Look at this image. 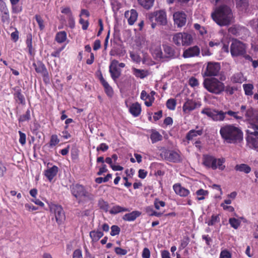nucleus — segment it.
Segmentation results:
<instances>
[{"label":"nucleus","instance_id":"f257e3e1","mask_svg":"<svg viewBox=\"0 0 258 258\" xmlns=\"http://www.w3.org/2000/svg\"><path fill=\"white\" fill-rule=\"evenodd\" d=\"M213 20L220 26H227L233 23L234 17L231 8L226 5L217 7L211 14Z\"/></svg>","mask_w":258,"mask_h":258},{"label":"nucleus","instance_id":"f03ea898","mask_svg":"<svg viewBox=\"0 0 258 258\" xmlns=\"http://www.w3.org/2000/svg\"><path fill=\"white\" fill-rule=\"evenodd\" d=\"M220 134L222 138L227 143L237 144L243 141L241 130L233 124H226L222 126Z\"/></svg>","mask_w":258,"mask_h":258},{"label":"nucleus","instance_id":"7ed1b4c3","mask_svg":"<svg viewBox=\"0 0 258 258\" xmlns=\"http://www.w3.org/2000/svg\"><path fill=\"white\" fill-rule=\"evenodd\" d=\"M203 84L209 92L216 94H220L225 88L224 83L215 78L205 79Z\"/></svg>","mask_w":258,"mask_h":258},{"label":"nucleus","instance_id":"20e7f679","mask_svg":"<svg viewBox=\"0 0 258 258\" xmlns=\"http://www.w3.org/2000/svg\"><path fill=\"white\" fill-rule=\"evenodd\" d=\"M71 191L73 195L79 200L83 198L85 201H92L94 199L93 194L87 191L83 185L79 184L73 185Z\"/></svg>","mask_w":258,"mask_h":258},{"label":"nucleus","instance_id":"39448f33","mask_svg":"<svg viewBox=\"0 0 258 258\" xmlns=\"http://www.w3.org/2000/svg\"><path fill=\"white\" fill-rule=\"evenodd\" d=\"M148 18L151 23V27L153 29L156 27V22L161 25H165L167 24L166 12L163 10L157 11L150 13Z\"/></svg>","mask_w":258,"mask_h":258},{"label":"nucleus","instance_id":"423d86ee","mask_svg":"<svg viewBox=\"0 0 258 258\" xmlns=\"http://www.w3.org/2000/svg\"><path fill=\"white\" fill-rule=\"evenodd\" d=\"M192 41V36L185 32L175 33L172 38L173 42L177 46H188L191 44Z\"/></svg>","mask_w":258,"mask_h":258},{"label":"nucleus","instance_id":"0eeeda50","mask_svg":"<svg viewBox=\"0 0 258 258\" xmlns=\"http://www.w3.org/2000/svg\"><path fill=\"white\" fill-rule=\"evenodd\" d=\"M201 113L207 115L215 121H223L225 118V112L222 110L207 108L203 109Z\"/></svg>","mask_w":258,"mask_h":258},{"label":"nucleus","instance_id":"6e6552de","mask_svg":"<svg viewBox=\"0 0 258 258\" xmlns=\"http://www.w3.org/2000/svg\"><path fill=\"white\" fill-rule=\"evenodd\" d=\"M230 52L233 56L243 55L245 53V46L239 41L234 40L230 46Z\"/></svg>","mask_w":258,"mask_h":258},{"label":"nucleus","instance_id":"1a4fd4ad","mask_svg":"<svg viewBox=\"0 0 258 258\" xmlns=\"http://www.w3.org/2000/svg\"><path fill=\"white\" fill-rule=\"evenodd\" d=\"M51 212L55 215V218L58 224H61L65 220L66 216L62 207L60 205L53 204L50 207Z\"/></svg>","mask_w":258,"mask_h":258},{"label":"nucleus","instance_id":"9d476101","mask_svg":"<svg viewBox=\"0 0 258 258\" xmlns=\"http://www.w3.org/2000/svg\"><path fill=\"white\" fill-rule=\"evenodd\" d=\"M221 66L218 62H209L208 63L205 76L208 77L217 76L218 75Z\"/></svg>","mask_w":258,"mask_h":258},{"label":"nucleus","instance_id":"9b49d317","mask_svg":"<svg viewBox=\"0 0 258 258\" xmlns=\"http://www.w3.org/2000/svg\"><path fill=\"white\" fill-rule=\"evenodd\" d=\"M246 133V141L250 147L258 151V132L252 133L250 130H247Z\"/></svg>","mask_w":258,"mask_h":258},{"label":"nucleus","instance_id":"f8f14e48","mask_svg":"<svg viewBox=\"0 0 258 258\" xmlns=\"http://www.w3.org/2000/svg\"><path fill=\"white\" fill-rule=\"evenodd\" d=\"M161 155L164 159L174 163L179 162L182 160L180 155L174 151H165L162 153Z\"/></svg>","mask_w":258,"mask_h":258},{"label":"nucleus","instance_id":"ddd939ff","mask_svg":"<svg viewBox=\"0 0 258 258\" xmlns=\"http://www.w3.org/2000/svg\"><path fill=\"white\" fill-rule=\"evenodd\" d=\"M163 58H167L168 59H172L177 58L179 55L178 51H176L175 48L173 46L167 45H163Z\"/></svg>","mask_w":258,"mask_h":258},{"label":"nucleus","instance_id":"4468645a","mask_svg":"<svg viewBox=\"0 0 258 258\" xmlns=\"http://www.w3.org/2000/svg\"><path fill=\"white\" fill-rule=\"evenodd\" d=\"M175 24L179 28L185 25L186 22V15L183 12H176L173 14Z\"/></svg>","mask_w":258,"mask_h":258},{"label":"nucleus","instance_id":"2eb2a0df","mask_svg":"<svg viewBox=\"0 0 258 258\" xmlns=\"http://www.w3.org/2000/svg\"><path fill=\"white\" fill-rule=\"evenodd\" d=\"M118 62L116 60H113L109 66V73L111 78L114 81H116L120 76V70L117 67Z\"/></svg>","mask_w":258,"mask_h":258},{"label":"nucleus","instance_id":"dca6fc26","mask_svg":"<svg viewBox=\"0 0 258 258\" xmlns=\"http://www.w3.org/2000/svg\"><path fill=\"white\" fill-rule=\"evenodd\" d=\"M245 116L247 120L252 121V123H257L258 122V110L249 107L245 113Z\"/></svg>","mask_w":258,"mask_h":258},{"label":"nucleus","instance_id":"f3484780","mask_svg":"<svg viewBox=\"0 0 258 258\" xmlns=\"http://www.w3.org/2000/svg\"><path fill=\"white\" fill-rule=\"evenodd\" d=\"M200 49L197 46L190 47L185 50L183 53V57L184 58H189L197 56L200 54Z\"/></svg>","mask_w":258,"mask_h":258},{"label":"nucleus","instance_id":"a211bd4d","mask_svg":"<svg viewBox=\"0 0 258 258\" xmlns=\"http://www.w3.org/2000/svg\"><path fill=\"white\" fill-rule=\"evenodd\" d=\"M173 188L175 192L180 197H186L189 194V191L181 186L180 184H175Z\"/></svg>","mask_w":258,"mask_h":258},{"label":"nucleus","instance_id":"6ab92c4d","mask_svg":"<svg viewBox=\"0 0 258 258\" xmlns=\"http://www.w3.org/2000/svg\"><path fill=\"white\" fill-rule=\"evenodd\" d=\"M197 103L192 100L187 99L183 106V111L188 113L197 107Z\"/></svg>","mask_w":258,"mask_h":258},{"label":"nucleus","instance_id":"aec40b11","mask_svg":"<svg viewBox=\"0 0 258 258\" xmlns=\"http://www.w3.org/2000/svg\"><path fill=\"white\" fill-rule=\"evenodd\" d=\"M33 66L34 67L35 71L37 73L41 74L43 76H45L47 74L46 68L41 61H38L36 62H34Z\"/></svg>","mask_w":258,"mask_h":258},{"label":"nucleus","instance_id":"412c9836","mask_svg":"<svg viewBox=\"0 0 258 258\" xmlns=\"http://www.w3.org/2000/svg\"><path fill=\"white\" fill-rule=\"evenodd\" d=\"M125 16L128 18V24L132 25L137 20L138 13L135 10H131L130 12H125Z\"/></svg>","mask_w":258,"mask_h":258},{"label":"nucleus","instance_id":"4be33fe9","mask_svg":"<svg viewBox=\"0 0 258 258\" xmlns=\"http://www.w3.org/2000/svg\"><path fill=\"white\" fill-rule=\"evenodd\" d=\"M58 172V168L56 166H53L51 168L48 169L45 171V175L50 181L56 175Z\"/></svg>","mask_w":258,"mask_h":258},{"label":"nucleus","instance_id":"5701e85b","mask_svg":"<svg viewBox=\"0 0 258 258\" xmlns=\"http://www.w3.org/2000/svg\"><path fill=\"white\" fill-rule=\"evenodd\" d=\"M151 51L154 57L158 59L163 58V53L162 52L161 46L157 45L155 47H152Z\"/></svg>","mask_w":258,"mask_h":258},{"label":"nucleus","instance_id":"b1692460","mask_svg":"<svg viewBox=\"0 0 258 258\" xmlns=\"http://www.w3.org/2000/svg\"><path fill=\"white\" fill-rule=\"evenodd\" d=\"M141 215V212L134 211L131 213L125 214L122 219L124 221H134L137 217H139Z\"/></svg>","mask_w":258,"mask_h":258},{"label":"nucleus","instance_id":"393cba45","mask_svg":"<svg viewBox=\"0 0 258 258\" xmlns=\"http://www.w3.org/2000/svg\"><path fill=\"white\" fill-rule=\"evenodd\" d=\"M213 164H212L211 168L213 170H215L217 168H219V169L223 170L225 168V166L223 165V163L224 162V160L223 158H219L216 159L214 157Z\"/></svg>","mask_w":258,"mask_h":258},{"label":"nucleus","instance_id":"a878e982","mask_svg":"<svg viewBox=\"0 0 258 258\" xmlns=\"http://www.w3.org/2000/svg\"><path fill=\"white\" fill-rule=\"evenodd\" d=\"M131 113L134 116H138L141 113V105L138 103L133 104L130 108Z\"/></svg>","mask_w":258,"mask_h":258},{"label":"nucleus","instance_id":"bb28decb","mask_svg":"<svg viewBox=\"0 0 258 258\" xmlns=\"http://www.w3.org/2000/svg\"><path fill=\"white\" fill-rule=\"evenodd\" d=\"M155 0H138V4L146 10H150L153 6Z\"/></svg>","mask_w":258,"mask_h":258},{"label":"nucleus","instance_id":"cd10ccee","mask_svg":"<svg viewBox=\"0 0 258 258\" xmlns=\"http://www.w3.org/2000/svg\"><path fill=\"white\" fill-rule=\"evenodd\" d=\"M234 169L236 171L243 172L246 174L251 171V167L246 164H237L235 166Z\"/></svg>","mask_w":258,"mask_h":258},{"label":"nucleus","instance_id":"c85d7f7f","mask_svg":"<svg viewBox=\"0 0 258 258\" xmlns=\"http://www.w3.org/2000/svg\"><path fill=\"white\" fill-rule=\"evenodd\" d=\"M203 131L202 129L199 130H190L186 135V138L188 140L193 139L198 136H201L203 134Z\"/></svg>","mask_w":258,"mask_h":258},{"label":"nucleus","instance_id":"c756f323","mask_svg":"<svg viewBox=\"0 0 258 258\" xmlns=\"http://www.w3.org/2000/svg\"><path fill=\"white\" fill-rule=\"evenodd\" d=\"M89 235L92 241L96 242L103 236V233L100 231L93 230L90 232Z\"/></svg>","mask_w":258,"mask_h":258},{"label":"nucleus","instance_id":"7c9ffc66","mask_svg":"<svg viewBox=\"0 0 258 258\" xmlns=\"http://www.w3.org/2000/svg\"><path fill=\"white\" fill-rule=\"evenodd\" d=\"M133 74L138 78L143 79L147 77L148 75V72L144 70H140L136 68H133Z\"/></svg>","mask_w":258,"mask_h":258},{"label":"nucleus","instance_id":"2f4dec72","mask_svg":"<svg viewBox=\"0 0 258 258\" xmlns=\"http://www.w3.org/2000/svg\"><path fill=\"white\" fill-rule=\"evenodd\" d=\"M214 157L210 155H204L203 156V164L208 168H211L212 164H213Z\"/></svg>","mask_w":258,"mask_h":258},{"label":"nucleus","instance_id":"473e14b6","mask_svg":"<svg viewBox=\"0 0 258 258\" xmlns=\"http://www.w3.org/2000/svg\"><path fill=\"white\" fill-rule=\"evenodd\" d=\"M231 80L234 83H242L245 80V79L243 74L239 72L235 74L232 77Z\"/></svg>","mask_w":258,"mask_h":258},{"label":"nucleus","instance_id":"72a5a7b5","mask_svg":"<svg viewBox=\"0 0 258 258\" xmlns=\"http://www.w3.org/2000/svg\"><path fill=\"white\" fill-rule=\"evenodd\" d=\"M150 138L152 143H155L157 142L161 141L162 139V136L159 132L153 130L152 131Z\"/></svg>","mask_w":258,"mask_h":258},{"label":"nucleus","instance_id":"f704fd0d","mask_svg":"<svg viewBox=\"0 0 258 258\" xmlns=\"http://www.w3.org/2000/svg\"><path fill=\"white\" fill-rule=\"evenodd\" d=\"M130 211L127 208H123L119 206H113L110 210L109 212L111 214H116L122 212Z\"/></svg>","mask_w":258,"mask_h":258},{"label":"nucleus","instance_id":"c9c22d12","mask_svg":"<svg viewBox=\"0 0 258 258\" xmlns=\"http://www.w3.org/2000/svg\"><path fill=\"white\" fill-rule=\"evenodd\" d=\"M236 6L241 10H246L248 6V0H235Z\"/></svg>","mask_w":258,"mask_h":258},{"label":"nucleus","instance_id":"e433bc0d","mask_svg":"<svg viewBox=\"0 0 258 258\" xmlns=\"http://www.w3.org/2000/svg\"><path fill=\"white\" fill-rule=\"evenodd\" d=\"M67 39V33L65 31H60L56 34L55 37L56 41L58 43H62Z\"/></svg>","mask_w":258,"mask_h":258},{"label":"nucleus","instance_id":"4c0bfd02","mask_svg":"<svg viewBox=\"0 0 258 258\" xmlns=\"http://www.w3.org/2000/svg\"><path fill=\"white\" fill-rule=\"evenodd\" d=\"M243 89L245 92V94L246 95H252L253 94L252 90L253 89V86L251 84H246L243 85Z\"/></svg>","mask_w":258,"mask_h":258},{"label":"nucleus","instance_id":"58836bf2","mask_svg":"<svg viewBox=\"0 0 258 258\" xmlns=\"http://www.w3.org/2000/svg\"><path fill=\"white\" fill-rule=\"evenodd\" d=\"M198 196L197 199L198 200H203L205 199V196L208 195V191L203 189H200L196 191Z\"/></svg>","mask_w":258,"mask_h":258},{"label":"nucleus","instance_id":"ea45409f","mask_svg":"<svg viewBox=\"0 0 258 258\" xmlns=\"http://www.w3.org/2000/svg\"><path fill=\"white\" fill-rule=\"evenodd\" d=\"M16 92L15 96L17 98V101H19L20 103L23 104L25 102V99L23 95L21 93L20 89H15Z\"/></svg>","mask_w":258,"mask_h":258},{"label":"nucleus","instance_id":"a19ab883","mask_svg":"<svg viewBox=\"0 0 258 258\" xmlns=\"http://www.w3.org/2000/svg\"><path fill=\"white\" fill-rule=\"evenodd\" d=\"M229 222L231 227L235 229H237L240 224V221L234 218H230L229 220Z\"/></svg>","mask_w":258,"mask_h":258},{"label":"nucleus","instance_id":"79ce46f5","mask_svg":"<svg viewBox=\"0 0 258 258\" xmlns=\"http://www.w3.org/2000/svg\"><path fill=\"white\" fill-rule=\"evenodd\" d=\"M98 205L101 209L104 210L105 212L108 211L109 205L107 202L104 201L103 200L100 199L99 200Z\"/></svg>","mask_w":258,"mask_h":258},{"label":"nucleus","instance_id":"37998d69","mask_svg":"<svg viewBox=\"0 0 258 258\" xmlns=\"http://www.w3.org/2000/svg\"><path fill=\"white\" fill-rule=\"evenodd\" d=\"M35 18L39 25V29L41 30H43L45 28V25L44 24V21L42 17L39 15H36L35 16Z\"/></svg>","mask_w":258,"mask_h":258},{"label":"nucleus","instance_id":"c03bdc74","mask_svg":"<svg viewBox=\"0 0 258 258\" xmlns=\"http://www.w3.org/2000/svg\"><path fill=\"white\" fill-rule=\"evenodd\" d=\"M26 44L27 47L29 49V53L30 54H32V35L29 34L27 36Z\"/></svg>","mask_w":258,"mask_h":258},{"label":"nucleus","instance_id":"a18cd8bd","mask_svg":"<svg viewBox=\"0 0 258 258\" xmlns=\"http://www.w3.org/2000/svg\"><path fill=\"white\" fill-rule=\"evenodd\" d=\"M176 101L174 99H169L166 102V106L170 110H174L176 106Z\"/></svg>","mask_w":258,"mask_h":258},{"label":"nucleus","instance_id":"49530a36","mask_svg":"<svg viewBox=\"0 0 258 258\" xmlns=\"http://www.w3.org/2000/svg\"><path fill=\"white\" fill-rule=\"evenodd\" d=\"M194 28L199 31L201 35H203L207 33V31L204 27L201 26L200 24L196 23L194 25Z\"/></svg>","mask_w":258,"mask_h":258},{"label":"nucleus","instance_id":"de8ad7c7","mask_svg":"<svg viewBox=\"0 0 258 258\" xmlns=\"http://www.w3.org/2000/svg\"><path fill=\"white\" fill-rule=\"evenodd\" d=\"M59 142V140L58 139L57 136L56 135H52L50 138V140L49 142V146L51 147L55 146Z\"/></svg>","mask_w":258,"mask_h":258},{"label":"nucleus","instance_id":"09e8293b","mask_svg":"<svg viewBox=\"0 0 258 258\" xmlns=\"http://www.w3.org/2000/svg\"><path fill=\"white\" fill-rule=\"evenodd\" d=\"M112 177V174H108L104 178L98 177L95 179V181L97 183H101L102 182H106L108 181Z\"/></svg>","mask_w":258,"mask_h":258},{"label":"nucleus","instance_id":"8fccbe9b","mask_svg":"<svg viewBox=\"0 0 258 258\" xmlns=\"http://www.w3.org/2000/svg\"><path fill=\"white\" fill-rule=\"evenodd\" d=\"M220 221V218L218 215H212L211 219L207 222L209 226L214 225Z\"/></svg>","mask_w":258,"mask_h":258},{"label":"nucleus","instance_id":"3c124183","mask_svg":"<svg viewBox=\"0 0 258 258\" xmlns=\"http://www.w3.org/2000/svg\"><path fill=\"white\" fill-rule=\"evenodd\" d=\"M30 118V110L28 109L26 113L20 116L19 117V121L23 122L25 121L26 120H29Z\"/></svg>","mask_w":258,"mask_h":258},{"label":"nucleus","instance_id":"603ef678","mask_svg":"<svg viewBox=\"0 0 258 258\" xmlns=\"http://www.w3.org/2000/svg\"><path fill=\"white\" fill-rule=\"evenodd\" d=\"M120 229V228L116 225H113L111 227L110 235L111 236H115L119 234Z\"/></svg>","mask_w":258,"mask_h":258},{"label":"nucleus","instance_id":"864d4df0","mask_svg":"<svg viewBox=\"0 0 258 258\" xmlns=\"http://www.w3.org/2000/svg\"><path fill=\"white\" fill-rule=\"evenodd\" d=\"M147 212L148 213V214L151 216H155L157 217H160L163 214L162 213L157 212L153 211L150 207H148L147 208Z\"/></svg>","mask_w":258,"mask_h":258},{"label":"nucleus","instance_id":"5fc2aeb1","mask_svg":"<svg viewBox=\"0 0 258 258\" xmlns=\"http://www.w3.org/2000/svg\"><path fill=\"white\" fill-rule=\"evenodd\" d=\"M225 112V115L226 114H228L230 116H233L234 118H235L236 119H240L242 118V116H239L237 115L238 113V112H234L232 110H228V111Z\"/></svg>","mask_w":258,"mask_h":258},{"label":"nucleus","instance_id":"6e6d98bb","mask_svg":"<svg viewBox=\"0 0 258 258\" xmlns=\"http://www.w3.org/2000/svg\"><path fill=\"white\" fill-rule=\"evenodd\" d=\"M61 13L68 16V17L73 16L72 11L69 7H62L61 8Z\"/></svg>","mask_w":258,"mask_h":258},{"label":"nucleus","instance_id":"4d7b16f0","mask_svg":"<svg viewBox=\"0 0 258 258\" xmlns=\"http://www.w3.org/2000/svg\"><path fill=\"white\" fill-rule=\"evenodd\" d=\"M165 205V203L163 201H161L156 199L154 201V206L157 210H159L160 207H164Z\"/></svg>","mask_w":258,"mask_h":258},{"label":"nucleus","instance_id":"13d9d810","mask_svg":"<svg viewBox=\"0 0 258 258\" xmlns=\"http://www.w3.org/2000/svg\"><path fill=\"white\" fill-rule=\"evenodd\" d=\"M0 16H2V21L4 23H8L9 22L10 16H9V10L7 12H6L5 13L2 14V15H1Z\"/></svg>","mask_w":258,"mask_h":258},{"label":"nucleus","instance_id":"bf43d9fd","mask_svg":"<svg viewBox=\"0 0 258 258\" xmlns=\"http://www.w3.org/2000/svg\"><path fill=\"white\" fill-rule=\"evenodd\" d=\"M130 56L132 60L136 62H140L141 60L140 56L138 54L135 53L130 52Z\"/></svg>","mask_w":258,"mask_h":258},{"label":"nucleus","instance_id":"052dcab7","mask_svg":"<svg viewBox=\"0 0 258 258\" xmlns=\"http://www.w3.org/2000/svg\"><path fill=\"white\" fill-rule=\"evenodd\" d=\"M68 25L71 29H73L75 26V21L73 16L68 17Z\"/></svg>","mask_w":258,"mask_h":258},{"label":"nucleus","instance_id":"680f3d73","mask_svg":"<svg viewBox=\"0 0 258 258\" xmlns=\"http://www.w3.org/2000/svg\"><path fill=\"white\" fill-rule=\"evenodd\" d=\"M250 130L251 132H258V124L255 123H250L248 126V129Z\"/></svg>","mask_w":258,"mask_h":258},{"label":"nucleus","instance_id":"e2e57ef3","mask_svg":"<svg viewBox=\"0 0 258 258\" xmlns=\"http://www.w3.org/2000/svg\"><path fill=\"white\" fill-rule=\"evenodd\" d=\"M114 250L117 254L120 255H124L127 253L126 250L122 249L120 247H116Z\"/></svg>","mask_w":258,"mask_h":258},{"label":"nucleus","instance_id":"0e129e2a","mask_svg":"<svg viewBox=\"0 0 258 258\" xmlns=\"http://www.w3.org/2000/svg\"><path fill=\"white\" fill-rule=\"evenodd\" d=\"M220 258H231V254L228 251L224 250L221 252Z\"/></svg>","mask_w":258,"mask_h":258},{"label":"nucleus","instance_id":"69168bd1","mask_svg":"<svg viewBox=\"0 0 258 258\" xmlns=\"http://www.w3.org/2000/svg\"><path fill=\"white\" fill-rule=\"evenodd\" d=\"M20 135L19 142L22 145H25L26 143V135L21 131H19Z\"/></svg>","mask_w":258,"mask_h":258},{"label":"nucleus","instance_id":"338daca9","mask_svg":"<svg viewBox=\"0 0 258 258\" xmlns=\"http://www.w3.org/2000/svg\"><path fill=\"white\" fill-rule=\"evenodd\" d=\"M141 98L143 100H146L147 99H150L151 98H152L153 99H154V97L150 96L149 94L147 93V92L143 90L142 91L141 94Z\"/></svg>","mask_w":258,"mask_h":258},{"label":"nucleus","instance_id":"774afa93","mask_svg":"<svg viewBox=\"0 0 258 258\" xmlns=\"http://www.w3.org/2000/svg\"><path fill=\"white\" fill-rule=\"evenodd\" d=\"M12 5V12L13 13H19L22 10V6H17L16 5Z\"/></svg>","mask_w":258,"mask_h":258}]
</instances>
